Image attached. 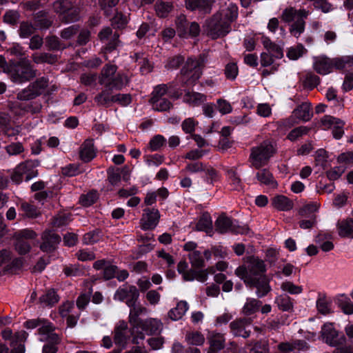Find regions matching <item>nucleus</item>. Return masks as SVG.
Returning a JSON list of instances; mask_svg holds the SVG:
<instances>
[{
  "instance_id": "obj_1",
  "label": "nucleus",
  "mask_w": 353,
  "mask_h": 353,
  "mask_svg": "<svg viewBox=\"0 0 353 353\" xmlns=\"http://www.w3.org/2000/svg\"><path fill=\"white\" fill-rule=\"evenodd\" d=\"M265 271V266L262 260L256 257H250L248 259L247 267H239L235 270V274L245 283H254V280L262 278V274Z\"/></svg>"
},
{
  "instance_id": "obj_2",
  "label": "nucleus",
  "mask_w": 353,
  "mask_h": 353,
  "mask_svg": "<svg viewBox=\"0 0 353 353\" xmlns=\"http://www.w3.org/2000/svg\"><path fill=\"white\" fill-rule=\"evenodd\" d=\"M8 75L13 83L21 84L34 77L36 71L31 66L30 61L24 58L11 65Z\"/></svg>"
},
{
  "instance_id": "obj_3",
  "label": "nucleus",
  "mask_w": 353,
  "mask_h": 353,
  "mask_svg": "<svg viewBox=\"0 0 353 353\" xmlns=\"http://www.w3.org/2000/svg\"><path fill=\"white\" fill-rule=\"evenodd\" d=\"M274 152V146L269 141H265L259 145L252 148L250 157L252 165L257 169L265 165Z\"/></svg>"
},
{
  "instance_id": "obj_4",
  "label": "nucleus",
  "mask_w": 353,
  "mask_h": 353,
  "mask_svg": "<svg viewBox=\"0 0 353 353\" xmlns=\"http://www.w3.org/2000/svg\"><path fill=\"white\" fill-rule=\"evenodd\" d=\"M39 165L37 161H27L20 163L11 175V179L16 183H21L23 179L26 181L36 177L38 174L37 167Z\"/></svg>"
},
{
  "instance_id": "obj_5",
  "label": "nucleus",
  "mask_w": 353,
  "mask_h": 353,
  "mask_svg": "<svg viewBox=\"0 0 353 353\" xmlns=\"http://www.w3.org/2000/svg\"><path fill=\"white\" fill-rule=\"evenodd\" d=\"M205 28L207 34L214 39L225 36L231 30V26L223 21L220 14H214L207 21Z\"/></svg>"
},
{
  "instance_id": "obj_6",
  "label": "nucleus",
  "mask_w": 353,
  "mask_h": 353,
  "mask_svg": "<svg viewBox=\"0 0 353 353\" xmlns=\"http://www.w3.org/2000/svg\"><path fill=\"white\" fill-rule=\"evenodd\" d=\"M203 65V60L201 58H189L185 67L182 69L184 78L187 79L185 83L190 85L199 79L201 74V69Z\"/></svg>"
},
{
  "instance_id": "obj_7",
  "label": "nucleus",
  "mask_w": 353,
  "mask_h": 353,
  "mask_svg": "<svg viewBox=\"0 0 353 353\" xmlns=\"http://www.w3.org/2000/svg\"><path fill=\"white\" fill-rule=\"evenodd\" d=\"M176 24L177 33L181 37H194L199 35L200 32L199 24L195 22L188 23L184 15H181L177 18Z\"/></svg>"
},
{
  "instance_id": "obj_8",
  "label": "nucleus",
  "mask_w": 353,
  "mask_h": 353,
  "mask_svg": "<svg viewBox=\"0 0 353 353\" xmlns=\"http://www.w3.org/2000/svg\"><path fill=\"white\" fill-rule=\"evenodd\" d=\"M48 85V80L45 77L37 79L31 84L27 89L23 90L18 94V99L20 100H30L41 94Z\"/></svg>"
},
{
  "instance_id": "obj_9",
  "label": "nucleus",
  "mask_w": 353,
  "mask_h": 353,
  "mask_svg": "<svg viewBox=\"0 0 353 353\" xmlns=\"http://www.w3.org/2000/svg\"><path fill=\"white\" fill-rule=\"evenodd\" d=\"M321 337L323 341L327 345L336 347L345 341L343 335L339 336V332L334 327L332 323H325L321 328Z\"/></svg>"
},
{
  "instance_id": "obj_10",
  "label": "nucleus",
  "mask_w": 353,
  "mask_h": 353,
  "mask_svg": "<svg viewBox=\"0 0 353 353\" xmlns=\"http://www.w3.org/2000/svg\"><path fill=\"white\" fill-rule=\"evenodd\" d=\"M216 230L220 233L232 232L236 234H245L248 229L240 227L236 223L225 216H220L215 222Z\"/></svg>"
},
{
  "instance_id": "obj_11",
  "label": "nucleus",
  "mask_w": 353,
  "mask_h": 353,
  "mask_svg": "<svg viewBox=\"0 0 353 353\" xmlns=\"http://www.w3.org/2000/svg\"><path fill=\"white\" fill-rule=\"evenodd\" d=\"M139 296V290L134 285H123L115 292L114 299L119 301L125 300L127 305H132L134 301H137Z\"/></svg>"
},
{
  "instance_id": "obj_12",
  "label": "nucleus",
  "mask_w": 353,
  "mask_h": 353,
  "mask_svg": "<svg viewBox=\"0 0 353 353\" xmlns=\"http://www.w3.org/2000/svg\"><path fill=\"white\" fill-rule=\"evenodd\" d=\"M252 320L250 318H240L230 324L231 332L234 336L248 338L251 333Z\"/></svg>"
},
{
  "instance_id": "obj_13",
  "label": "nucleus",
  "mask_w": 353,
  "mask_h": 353,
  "mask_svg": "<svg viewBox=\"0 0 353 353\" xmlns=\"http://www.w3.org/2000/svg\"><path fill=\"white\" fill-rule=\"evenodd\" d=\"M312 116L310 103L304 102L298 106L292 112V117L283 121L285 125H292L296 123L293 117L303 121H308Z\"/></svg>"
},
{
  "instance_id": "obj_14",
  "label": "nucleus",
  "mask_w": 353,
  "mask_h": 353,
  "mask_svg": "<svg viewBox=\"0 0 353 353\" xmlns=\"http://www.w3.org/2000/svg\"><path fill=\"white\" fill-rule=\"evenodd\" d=\"M159 212L157 209H145L141 219V226L143 230L154 229L159 223Z\"/></svg>"
},
{
  "instance_id": "obj_15",
  "label": "nucleus",
  "mask_w": 353,
  "mask_h": 353,
  "mask_svg": "<svg viewBox=\"0 0 353 353\" xmlns=\"http://www.w3.org/2000/svg\"><path fill=\"white\" fill-rule=\"evenodd\" d=\"M39 334L41 341H49L53 343H58L59 342L58 334L54 332V327L50 323L45 320H42L39 328Z\"/></svg>"
},
{
  "instance_id": "obj_16",
  "label": "nucleus",
  "mask_w": 353,
  "mask_h": 353,
  "mask_svg": "<svg viewBox=\"0 0 353 353\" xmlns=\"http://www.w3.org/2000/svg\"><path fill=\"white\" fill-rule=\"evenodd\" d=\"M114 343L123 348L129 339L128 327L127 323L124 321H120L115 326L114 330Z\"/></svg>"
},
{
  "instance_id": "obj_17",
  "label": "nucleus",
  "mask_w": 353,
  "mask_h": 353,
  "mask_svg": "<svg viewBox=\"0 0 353 353\" xmlns=\"http://www.w3.org/2000/svg\"><path fill=\"white\" fill-rule=\"evenodd\" d=\"M130 310L129 313V322L132 326V333H134L135 329H139V326L142 323L143 321L139 316L142 314L147 313L146 307L141 304H137V301H134L132 305H128Z\"/></svg>"
},
{
  "instance_id": "obj_18",
  "label": "nucleus",
  "mask_w": 353,
  "mask_h": 353,
  "mask_svg": "<svg viewBox=\"0 0 353 353\" xmlns=\"http://www.w3.org/2000/svg\"><path fill=\"white\" fill-rule=\"evenodd\" d=\"M313 67L315 71L321 75H326L332 72L331 59L324 55L314 58Z\"/></svg>"
},
{
  "instance_id": "obj_19",
  "label": "nucleus",
  "mask_w": 353,
  "mask_h": 353,
  "mask_svg": "<svg viewBox=\"0 0 353 353\" xmlns=\"http://www.w3.org/2000/svg\"><path fill=\"white\" fill-rule=\"evenodd\" d=\"M207 338L210 344L208 353H217L224 347L225 340L222 334L210 332Z\"/></svg>"
},
{
  "instance_id": "obj_20",
  "label": "nucleus",
  "mask_w": 353,
  "mask_h": 353,
  "mask_svg": "<svg viewBox=\"0 0 353 353\" xmlns=\"http://www.w3.org/2000/svg\"><path fill=\"white\" fill-rule=\"evenodd\" d=\"M97 154V150L94 148L93 140H85L79 148L80 159L84 162L92 161Z\"/></svg>"
},
{
  "instance_id": "obj_21",
  "label": "nucleus",
  "mask_w": 353,
  "mask_h": 353,
  "mask_svg": "<svg viewBox=\"0 0 353 353\" xmlns=\"http://www.w3.org/2000/svg\"><path fill=\"white\" fill-rule=\"evenodd\" d=\"M42 239L43 243L40 248L44 252H51L54 250L56 245L59 244L61 241L59 235L52 231L44 232Z\"/></svg>"
},
{
  "instance_id": "obj_22",
  "label": "nucleus",
  "mask_w": 353,
  "mask_h": 353,
  "mask_svg": "<svg viewBox=\"0 0 353 353\" xmlns=\"http://www.w3.org/2000/svg\"><path fill=\"white\" fill-rule=\"evenodd\" d=\"M148 334H154L159 333L163 328V323L157 319H147L143 321L139 326Z\"/></svg>"
},
{
  "instance_id": "obj_23",
  "label": "nucleus",
  "mask_w": 353,
  "mask_h": 353,
  "mask_svg": "<svg viewBox=\"0 0 353 353\" xmlns=\"http://www.w3.org/2000/svg\"><path fill=\"white\" fill-rule=\"evenodd\" d=\"M215 14L221 15L223 21L227 22L228 25L231 26V23L234 21L238 17V8L235 4L230 3L225 8L221 10Z\"/></svg>"
},
{
  "instance_id": "obj_24",
  "label": "nucleus",
  "mask_w": 353,
  "mask_h": 353,
  "mask_svg": "<svg viewBox=\"0 0 353 353\" xmlns=\"http://www.w3.org/2000/svg\"><path fill=\"white\" fill-rule=\"evenodd\" d=\"M309 12L305 10H295L293 8H288L283 10L281 18L285 22L295 21L297 19L307 18Z\"/></svg>"
},
{
  "instance_id": "obj_25",
  "label": "nucleus",
  "mask_w": 353,
  "mask_h": 353,
  "mask_svg": "<svg viewBox=\"0 0 353 353\" xmlns=\"http://www.w3.org/2000/svg\"><path fill=\"white\" fill-rule=\"evenodd\" d=\"M272 206L280 211H289L293 208L292 201L284 195H277L272 199Z\"/></svg>"
},
{
  "instance_id": "obj_26",
  "label": "nucleus",
  "mask_w": 353,
  "mask_h": 353,
  "mask_svg": "<svg viewBox=\"0 0 353 353\" xmlns=\"http://www.w3.org/2000/svg\"><path fill=\"white\" fill-rule=\"evenodd\" d=\"M185 3L190 10H198L207 13L211 10L212 0H185Z\"/></svg>"
},
{
  "instance_id": "obj_27",
  "label": "nucleus",
  "mask_w": 353,
  "mask_h": 353,
  "mask_svg": "<svg viewBox=\"0 0 353 353\" xmlns=\"http://www.w3.org/2000/svg\"><path fill=\"white\" fill-rule=\"evenodd\" d=\"M338 234L341 237L353 238V220L344 219L336 224Z\"/></svg>"
},
{
  "instance_id": "obj_28",
  "label": "nucleus",
  "mask_w": 353,
  "mask_h": 353,
  "mask_svg": "<svg viewBox=\"0 0 353 353\" xmlns=\"http://www.w3.org/2000/svg\"><path fill=\"white\" fill-rule=\"evenodd\" d=\"M280 351L305 352L308 349L307 343L305 341L297 340L292 343H281L278 346Z\"/></svg>"
},
{
  "instance_id": "obj_29",
  "label": "nucleus",
  "mask_w": 353,
  "mask_h": 353,
  "mask_svg": "<svg viewBox=\"0 0 353 353\" xmlns=\"http://www.w3.org/2000/svg\"><path fill=\"white\" fill-rule=\"evenodd\" d=\"M189 308L188 304L185 301L177 303L175 307L171 309L168 312V316L173 321L181 319Z\"/></svg>"
},
{
  "instance_id": "obj_30",
  "label": "nucleus",
  "mask_w": 353,
  "mask_h": 353,
  "mask_svg": "<svg viewBox=\"0 0 353 353\" xmlns=\"http://www.w3.org/2000/svg\"><path fill=\"white\" fill-rule=\"evenodd\" d=\"M28 334L22 330L14 334V339L11 341V346L14 353H24L25 347L22 343L26 339Z\"/></svg>"
},
{
  "instance_id": "obj_31",
  "label": "nucleus",
  "mask_w": 353,
  "mask_h": 353,
  "mask_svg": "<svg viewBox=\"0 0 353 353\" xmlns=\"http://www.w3.org/2000/svg\"><path fill=\"white\" fill-rule=\"evenodd\" d=\"M117 66L114 65H106L101 70L99 77V83L105 88L110 85V81L116 74Z\"/></svg>"
},
{
  "instance_id": "obj_32",
  "label": "nucleus",
  "mask_w": 353,
  "mask_h": 353,
  "mask_svg": "<svg viewBox=\"0 0 353 353\" xmlns=\"http://www.w3.org/2000/svg\"><path fill=\"white\" fill-rule=\"evenodd\" d=\"M128 79L127 76L117 73L110 81V85H108V90H121L127 85Z\"/></svg>"
},
{
  "instance_id": "obj_33",
  "label": "nucleus",
  "mask_w": 353,
  "mask_h": 353,
  "mask_svg": "<svg viewBox=\"0 0 353 353\" xmlns=\"http://www.w3.org/2000/svg\"><path fill=\"white\" fill-rule=\"evenodd\" d=\"M248 284L253 285L256 288V294L259 297L264 296L270 290L269 283L264 277L254 280V283H249Z\"/></svg>"
},
{
  "instance_id": "obj_34",
  "label": "nucleus",
  "mask_w": 353,
  "mask_h": 353,
  "mask_svg": "<svg viewBox=\"0 0 353 353\" xmlns=\"http://www.w3.org/2000/svg\"><path fill=\"white\" fill-rule=\"evenodd\" d=\"M261 43L267 51L270 53H272L276 59H280L283 57V53L281 48L272 43L269 38L263 36L261 37Z\"/></svg>"
},
{
  "instance_id": "obj_35",
  "label": "nucleus",
  "mask_w": 353,
  "mask_h": 353,
  "mask_svg": "<svg viewBox=\"0 0 353 353\" xmlns=\"http://www.w3.org/2000/svg\"><path fill=\"white\" fill-rule=\"evenodd\" d=\"M321 124L324 130H329V128H332L334 125L338 128H343L345 122L339 118L330 115H325L321 120Z\"/></svg>"
},
{
  "instance_id": "obj_36",
  "label": "nucleus",
  "mask_w": 353,
  "mask_h": 353,
  "mask_svg": "<svg viewBox=\"0 0 353 353\" xmlns=\"http://www.w3.org/2000/svg\"><path fill=\"white\" fill-rule=\"evenodd\" d=\"M205 97L199 92H188L183 97V101L192 106L199 105L205 101Z\"/></svg>"
},
{
  "instance_id": "obj_37",
  "label": "nucleus",
  "mask_w": 353,
  "mask_h": 353,
  "mask_svg": "<svg viewBox=\"0 0 353 353\" xmlns=\"http://www.w3.org/2000/svg\"><path fill=\"white\" fill-rule=\"evenodd\" d=\"M59 296L53 290L46 292L39 298V302L43 306H52L59 301Z\"/></svg>"
},
{
  "instance_id": "obj_38",
  "label": "nucleus",
  "mask_w": 353,
  "mask_h": 353,
  "mask_svg": "<svg viewBox=\"0 0 353 353\" xmlns=\"http://www.w3.org/2000/svg\"><path fill=\"white\" fill-rule=\"evenodd\" d=\"M261 305V301L255 299H247L242 308V312L246 316L252 315L259 310Z\"/></svg>"
},
{
  "instance_id": "obj_39",
  "label": "nucleus",
  "mask_w": 353,
  "mask_h": 353,
  "mask_svg": "<svg viewBox=\"0 0 353 353\" xmlns=\"http://www.w3.org/2000/svg\"><path fill=\"white\" fill-rule=\"evenodd\" d=\"M196 229L200 231H204L210 233L212 231V221L209 214H203L200 217L197 224Z\"/></svg>"
},
{
  "instance_id": "obj_40",
  "label": "nucleus",
  "mask_w": 353,
  "mask_h": 353,
  "mask_svg": "<svg viewBox=\"0 0 353 353\" xmlns=\"http://www.w3.org/2000/svg\"><path fill=\"white\" fill-rule=\"evenodd\" d=\"M20 210L22 212V214L20 215L23 217L34 219L39 215L37 208L26 201L20 203Z\"/></svg>"
},
{
  "instance_id": "obj_41",
  "label": "nucleus",
  "mask_w": 353,
  "mask_h": 353,
  "mask_svg": "<svg viewBox=\"0 0 353 353\" xmlns=\"http://www.w3.org/2000/svg\"><path fill=\"white\" fill-rule=\"evenodd\" d=\"M256 177L261 183L270 185L271 188H274L277 185L272 174L267 170H263L257 172Z\"/></svg>"
},
{
  "instance_id": "obj_42",
  "label": "nucleus",
  "mask_w": 353,
  "mask_h": 353,
  "mask_svg": "<svg viewBox=\"0 0 353 353\" xmlns=\"http://www.w3.org/2000/svg\"><path fill=\"white\" fill-rule=\"evenodd\" d=\"M185 340L190 345H202L205 342V337L199 332H190L187 333Z\"/></svg>"
},
{
  "instance_id": "obj_43",
  "label": "nucleus",
  "mask_w": 353,
  "mask_h": 353,
  "mask_svg": "<svg viewBox=\"0 0 353 353\" xmlns=\"http://www.w3.org/2000/svg\"><path fill=\"white\" fill-rule=\"evenodd\" d=\"M276 59L272 53H270L268 51L262 52L261 54V64L263 67H268L272 65V69L277 70L279 64L274 62V59Z\"/></svg>"
},
{
  "instance_id": "obj_44",
  "label": "nucleus",
  "mask_w": 353,
  "mask_h": 353,
  "mask_svg": "<svg viewBox=\"0 0 353 353\" xmlns=\"http://www.w3.org/2000/svg\"><path fill=\"white\" fill-rule=\"evenodd\" d=\"M150 102L153 110L159 112L167 111L172 106V103L165 98L159 99Z\"/></svg>"
},
{
  "instance_id": "obj_45",
  "label": "nucleus",
  "mask_w": 353,
  "mask_h": 353,
  "mask_svg": "<svg viewBox=\"0 0 353 353\" xmlns=\"http://www.w3.org/2000/svg\"><path fill=\"white\" fill-rule=\"evenodd\" d=\"M305 18H299L290 26V32L295 37L298 38L305 30Z\"/></svg>"
},
{
  "instance_id": "obj_46",
  "label": "nucleus",
  "mask_w": 353,
  "mask_h": 353,
  "mask_svg": "<svg viewBox=\"0 0 353 353\" xmlns=\"http://www.w3.org/2000/svg\"><path fill=\"white\" fill-rule=\"evenodd\" d=\"M319 204L316 202H312L303 206L299 211V214L303 217H310L312 214L318 211Z\"/></svg>"
},
{
  "instance_id": "obj_47",
  "label": "nucleus",
  "mask_w": 353,
  "mask_h": 353,
  "mask_svg": "<svg viewBox=\"0 0 353 353\" xmlns=\"http://www.w3.org/2000/svg\"><path fill=\"white\" fill-rule=\"evenodd\" d=\"M79 18V9L72 7L70 4V8L66 11L65 14L61 18V20L65 23H72L77 21Z\"/></svg>"
},
{
  "instance_id": "obj_48",
  "label": "nucleus",
  "mask_w": 353,
  "mask_h": 353,
  "mask_svg": "<svg viewBox=\"0 0 353 353\" xmlns=\"http://www.w3.org/2000/svg\"><path fill=\"white\" fill-rule=\"evenodd\" d=\"M228 179L233 190H240L242 189L241 181L234 170H230L228 171Z\"/></svg>"
},
{
  "instance_id": "obj_49",
  "label": "nucleus",
  "mask_w": 353,
  "mask_h": 353,
  "mask_svg": "<svg viewBox=\"0 0 353 353\" xmlns=\"http://www.w3.org/2000/svg\"><path fill=\"white\" fill-rule=\"evenodd\" d=\"M276 303L279 309L289 311L292 309L293 304L291 299L287 295H281L276 299Z\"/></svg>"
},
{
  "instance_id": "obj_50",
  "label": "nucleus",
  "mask_w": 353,
  "mask_h": 353,
  "mask_svg": "<svg viewBox=\"0 0 353 353\" xmlns=\"http://www.w3.org/2000/svg\"><path fill=\"white\" fill-rule=\"evenodd\" d=\"M172 5L168 2L157 1L155 5V10L158 16L165 17L171 11Z\"/></svg>"
},
{
  "instance_id": "obj_51",
  "label": "nucleus",
  "mask_w": 353,
  "mask_h": 353,
  "mask_svg": "<svg viewBox=\"0 0 353 353\" xmlns=\"http://www.w3.org/2000/svg\"><path fill=\"white\" fill-rule=\"evenodd\" d=\"M190 261L193 267L201 268L204 265V259L200 251H193L190 252L189 255Z\"/></svg>"
},
{
  "instance_id": "obj_52",
  "label": "nucleus",
  "mask_w": 353,
  "mask_h": 353,
  "mask_svg": "<svg viewBox=\"0 0 353 353\" xmlns=\"http://www.w3.org/2000/svg\"><path fill=\"white\" fill-rule=\"evenodd\" d=\"M70 2L68 1L58 0L53 4V9L54 12L59 14L60 18L70 8Z\"/></svg>"
},
{
  "instance_id": "obj_53",
  "label": "nucleus",
  "mask_w": 353,
  "mask_h": 353,
  "mask_svg": "<svg viewBox=\"0 0 353 353\" xmlns=\"http://www.w3.org/2000/svg\"><path fill=\"white\" fill-rule=\"evenodd\" d=\"M165 143V138L161 134H157L151 139L149 143V147L152 151H157L163 147Z\"/></svg>"
},
{
  "instance_id": "obj_54",
  "label": "nucleus",
  "mask_w": 353,
  "mask_h": 353,
  "mask_svg": "<svg viewBox=\"0 0 353 353\" xmlns=\"http://www.w3.org/2000/svg\"><path fill=\"white\" fill-rule=\"evenodd\" d=\"M168 92V86L165 84H160L154 88L152 93V97L150 101H155L164 98L163 97Z\"/></svg>"
},
{
  "instance_id": "obj_55",
  "label": "nucleus",
  "mask_w": 353,
  "mask_h": 353,
  "mask_svg": "<svg viewBox=\"0 0 353 353\" xmlns=\"http://www.w3.org/2000/svg\"><path fill=\"white\" fill-rule=\"evenodd\" d=\"M305 51L306 50L303 45H298L290 48L287 52V56L291 60H296L303 56Z\"/></svg>"
},
{
  "instance_id": "obj_56",
  "label": "nucleus",
  "mask_w": 353,
  "mask_h": 353,
  "mask_svg": "<svg viewBox=\"0 0 353 353\" xmlns=\"http://www.w3.org/2000/svg\"><path fill=\"white\" fill-rule=\"evenodd\" d=\"M309 130L310 129L305 126L297 127L290 132L288 135V139L292 141H294L299 137L307 134Z\"/></svg>"
},
{
  "instance_id": "obj_57",
  "label": "nucleus",
  "mask_w": 353,
  "mask_h": 353,
  "mask_svg": "<svg viewBox=\"0 0 353 353\" xmlns=\"http://www.w3.org/2000/svg\"><path fill=\"white\" fill-rule=\"evenodd\" d=\"M282 290L287 292L291 294H299L303 292L301 286L296 285L290 281H285L281 284Z\"/></svg>"
},
{
  "instance_id": "obj_58",
  "label": "nucleus",
  "mask_w": 353,
  "mask_h": 353,
  "mask_svg": "<svg viewBox=\"0 0 353 353\" xmlns=\"http://www.w3.org/2000/svg\"><path fill=\"white\" fill-rule=\"evenodd\" d=\"M98 195L97 192H90L87 194H83L80 196L79 202L85 207L92 205L97 199Z\"/></svg>"
},
{
  "instance_id": "obj_59",
  "label": "nucleus",
  "mask_w": 353,
  "mask_h": 353,
  "mask_svg": "<svg viewBox=\"0 0 353 353\" xmlns=\"http://www.w3.org/2000/svg\"><path fill=\"white\" fill-rule=\"evenodd\" d=\"M346 170V167L344 165H339L334 167L327 172V176L330 180L334 181L340 178V176L344 173Z\"/></svg>"
},
{
  "instance_id": "obj_60",
  "label": "nucleus",
  "mask_w": 353,
  "mask_h": 353,
  "mask_svg": "<svg viewBox=\"0 0 353 353\" xmlns=\"http://www.w3.org/2000/svg\"><path fill=\"white\" fill-rule=\"evenodd\" d=\"M34 27L27 22H23L19 28V35L21 38H27L34 32Z\"/></svg>"
},
{
  "instance_id": "obj_61",
  "label": "nucleus",
  "mask_w": 353,
  "mask_h": 353,
  "mask_svg": "<svg viewBox=\"0 0 353 353\" xmlns=\"http://www.w3.org/2000/svg\"><path fill=\"white\" fill-rule=\"evenodd\" d=\"M316 307L318 311L323 314H327L330 312V305L324 296H319L318 298Z\"/></svg>"
},
{
  "instance_id": "obj_62",
  "label": "nucleus",
  "mask_w": 353,
  "mask_h": 353,
  "mask_svg": "<svg viewBox=\"0 0 353 353\" xmlns=\"http://www.w3.org/2000/svg\"><path fill=\"white\" fill-rule=\"evenodd\" d=\"M216 104L218 110L222 114H229L232 111V107L230 103L225 99H218Z\"/></svg>"
},
{
  "instance_id": "obj_63",
  "label": "nucleus",
  "mask_w": 353,
  "mask_h": 353,
  "mask_svg": "<svg viewBox=\"0 0 353 353\" xmlns=\"http://www.w3.org/2000/svg\"><path fill=\"white\" fill-rule=\"evenodd\" d=\"M113 96H111L108 90H105L95 97L94 100L99 105H105L112 102Z\"/></svg>"
},
{
  "instance_id": "obj_64",
  "label": "nucleus",
  "mask_w": 353,
  "mask_h": 353,
  "mask_svg": "<svg viewBox=\"0 0 353 353\" xmlns=\"http://www.w3.org/2000/svg\"><path fill=\"white\" fill-rule=\"evenodd\" d=\"M15 249L19 254H25L30 250V244L23 239H16Z\"/></svg>"
}]
</instances>
